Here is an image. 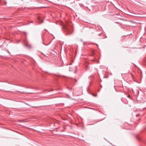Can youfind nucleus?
Segmentation results:
<instances>
[{"instance_id": "nucleus-3", "label": "nucleus", "mask_w": 146, "mask_h": 146, "mask_svg": "<svg viewBox=\"0 0 146 146\" xmlns=\"http://www.w3.org/2000/svg\"><path fill=\"white\" fill-rule=\"evenodd\" d=\"M93 96H97L96 95H94V94H93Z\"/></svg>"}, {"instance_id": "nucleus-4", "label": "nucleus", "mask_w": 146, "mask_h": 146, "mask_svg": "<svg viewBox=\"0 0 146 146\" xmlns=\"http://www.w3.org/2000/svg\"><path fill=\"white\" fill-rule=\"evenodd\" d=\"M128 98H130V97L129 95H128Z\"/></svg>"}, {"instance_id": "nucleus-1", "label": "nucleus", "mask_w": 146, "mask_h": 146, "mask_svg": "<svg viewBox=\"0 0 146 146\" xmlns=\"http://www.w3.org/2000/svg\"><path fill=\"white\" fill-rule=\"evenodd\" d=\"M65 29L67 32L69 34L72 33L73 32V28L71 26H67L65 27Z\"/></svg>"}, {"instance_id": "nucleus-2", "label": "nucleus", "mask_w": 146, "mask_h": 146, "mask_svg": "<svg viewBox=\"0 0 146 146\" xmlns=\"http://www.w3.org/2000/svg\"><path fill=\"white\" fill-rule=\"evenodd\" d=\"M126 75H128L131 78H133V74L131 73H129L128 74H127Z\"/></svg>"}]
</instances>
